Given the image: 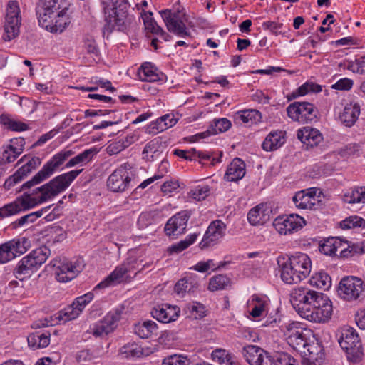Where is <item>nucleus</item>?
I'll return each mask as SVG.
<instances>
[{"mask_svg":"<svg viewBox=\"0 0 365 365\" xmlns=\"http://www.w3.org/2000/svg\"><path fill=\"white\" fill-rule=\"evenodd\" d=\"M20 163H24L23 165H24L27 169H30L31 171L35 170L38 165H41V160L40 158L36 156H23L18 162V164Z\"/></svg>","mask_w":365,"mask_h":365,"instance_id":"obj_57","label":"nucleus"},{"mask_svg":"<svg viewBox=\"0 0 365 365\" xmlns=\"http://www.w3.org/2000/svg\"><path fill=\"white\" fill-rule=\"evenodd\" d=\"M199 286L200 284L196 277L187 276L178 280L174 289L178 294L184 295L185 293H194Z\"/></svg>","mask_w":365,"mask_h":365,"instance_id":"obj_31","label":"nucleus"},{"mask_svg":"<svg viewBox=\"0 0 365 365\" xmlns=\"http://www.w3.org/2000/svg\"><path fill=\"white\" fill-rule=\"evenodd\" d=\"M231 279L225 274H218L210 279L208 289L211 292L226 289L231 286Z\"/></svg>","mask_w":365,"mask_h":365,"instance_id":"obj_42","label":"nucleus"},{"mask_svg":"<svg viewBox=\"0 0 365 365\" xmlns=\"http://www.w3.org/2000/svg\"><path fill=\"white\" fill-rule=\"evenodd\" d=\"M25 140L23 138H15L10 140L9 146L13 149V153L16 154H21L24 149Z\"/></svg>","mask_w":365,"mask_h":365,"instance_id":"obj_60","label":"nucleus"},{"mask_svg":"<svg viewBox=\"0 0 365 365\" xmlns=\"http://www.w3.org/2000/svg\"><path fill=\"white\" fill-rule=\"evenodd\" d=\"M138 77L142 81L158 82L164 81L166 76L150 62L143 63L138 72Z\"/></svg>","mask_w":365,"mask_h":365,"instance_id":"obj_22","label":"nucleus"},{"mask_svg":"<svg viewBox=\"0 0 365 365\" xmlns=\"http://www.w3.org/2000/svg\"><path fill=\"white\" fill-rule=\"evenodd\" d=\"M73 153L71 150H63L55 154L30 180L22 185L21 190L28 189V191L12 202L0 207V220L34 208L64 192L83 169L61 174L40 187H31L48 179Z\"/></svg>","mask_w":365,"mask_h":365,"instance_id":"obj_1","label":"nucleus"},{"mask_svg":"<svg viewBox=\"0 0 365 365\" xmlns=\"http://www.w3.org/2000/svg\"><path fill=\"white\" fill-rule=\"evenodd\" d=\"M173 155H176L180 158L185 159L186 160H195V153H196L195 148H191L190 150H181V149H175L173 150Z\"/></svg>","mask_w":365,"mask_h":365,"instance_id":"obj_61","label":"nucleus"},{"mask_svg":"<svg viewBox=\"0 0 365 365\" xmlns=\"http://www.w3.org/2000/svg\"><path fill=\"white\" fill-rule=\"evenodd\" d=\"M162 365H192V362L186 356L174 354L165 357Z\"/></svg>","mask_w":365,"mask_h":365,"instance_id":"obj_50","label":"nucleus"},{"mask_svg":"<svg viewBox=\"0 0 365 365\" xmlns=\"http://www.w3.org/2000/svg\"><path fill=\"white\" fill-rule=\"evenodd\" d=\"M168 31L179 37L190 36L186 23L187 16L185 9L178 4L173 9H163L159 11Z\"/></svg>","mask_w":365,"mask_h":365,"instance_id":"obj_4","label":"nucleus"},{"mask_svg":"<svg viewBox=\"0 0 365 365\" xmlns=\"http://www.w3.org/2000/svg\"><path fill=\"white\" fill-rule=\"evenodd\" d=\"M21 16L17 1H9L6 6V21L4 24L5 40L11 41L20 32Z\"/></svg>","mask_w":365,"mask_h":365,"instance_id":"obj_12","label":"nucleus"},{"mask_svg":"<svg viewBox=\"0 0 365 365\" xmlns=\"http://www.w3.org/2000/svg\"><path fill=\"white\" fill-rule=\"evenodd\" d=\"M242 354L250 365H272L270 353L257 346L248 345L245 346Z\"/></svg>","mask_w":365,"mask_h":365,"instance_id":"obj_17","label":"nucleus"},{"mask_svg":"<svg viewBox=\"0 0 365 365\" xmlns=\"http://www.w3.org/2000/svg\"><path fill=\"white\" fill-rule=\"evenodd\" d=\"M51 255V250L47 246H42L32 250L24 256L31 268L35 272L45 263Z\"/></svg>","mask_w":365,"mask_h":365,"instance_id":"obj_21","label":"nucleus"},{"mask_svg":"<svg viewBox=\"0 0 365 365\" xmlns=\"http://www.w3.org/2000/svg\"><path fill=\"white\" fill-rule=\"evenodd\" d=\"M50 266L54 269L56 279L59 282H67L78 276L83 266L79 261L71 262L67 259H53Z\"/></svg>","mask_w":365,"mask_h":365,"instance_id":"obj_10","label":"nucleus"},{"mask_svg":"<svg viewBox=\"0 0 365 365\" xmlns=\"http://www.w3.org/2000/svg\"><path fill=\"white\" fill-rule=\"evenodd\" d=\"M212 358L215 361L219 364H225L226 365H240L235 356L227 351L221 349H217L212 352Z\"/></svg>","mask_w":365,"mask_h":365,"instance_id":"obj_41","label":"nucleus"},{"mask_svg":"<svg viewBox=\"0 0 365 365\" xmlns=\"http://www.w3.org/2000/svg\"><path fill=\"white\" fill-rule=\"evenodd\" d=\"M261 119V113L253 109L240 110L235 114V120H241L249 125L257 124Z\"/></svg>","mask_w":365,"mask_h":365,"instance_id":"obj_37","label":"nucleus"},{"mask_svg":"<svg viewBox=\"0 0 365 365\" xmlns=\"http://www.w3.org/2000/svg\"><path fill=\"white\" fill-rule=\"evenodd\" d=\"M180 313V309L178 306H173L169 304H158L150 312L154 319L164 324L176 321Z\"/></svg>","mask_w":365,"mask_h":365,"instance_id":"obj_18","label":"nucleus"},{"mask_svg":"<svg viewBox=\"0 0 365 365\" xmlns=\"http://www.w3.org/2000/svg\"><path fill=\"white\" fill-rule=\"evenodd\" d=\"M143 12L144 16H143V19L145 29L150 33L158 35L160 31H163V28L151 17L153 15L152 12L145 13L144 11Z\"/></svg>","mask_w":365,"mask_h":365,"instance_id":"obj_49","label":"nucleus"},{"mask_svg":"<svg viewBox=\"0 0 365 365\" xmlns=\"http://www.w3.org/2000/svg\"><path fill=\"white\" fill-rule=\"evenodd\" d=\"M322 91V86L313 82H306L297 89V93L303 96L309 92L319 93Z\"/></svg>","mask_w":365,"mask_h":365,"instance_id":"obj_54","label":"nucleus"},{"mask_svg":"<svg viewBox=\"0 0 365 365\" xmlns=\"http://www.w3.org/2000/svg\"><path fill=\"white\" fill-rule=\"evenodd\" d=\"M210 192V187L207 185L197 186L189 192L190 197L197 201L205 200Z\"/></svg>","mask_w":365,"mask_h":365,"instance_id":"obj_55","label":"nucleus"},{"mask_svg":"<svg viewBox=\"0 0 365 365\" xmlns=\"http://www.w3.org/2000/svg\"><path fill=\"white\" fill-rule=\"evenodd\" d=\"M340 346L345 351L347 359L352 363L360 362L364 356L363 346L358 333L353 327L346 326L341 329L339 339Z\"/></svg>","mask_w":365,"mask_h":365,"instance_id":"obj_5","label":"nucleus"},{"mask_svg":"<svg viewBox=\"0 0 365 365\" xmlns=\"http://www.w3.org/2000/svg\"><path fill=\"white\" fill-rule=\"evenodd\" d=\"M128 277V269H126L125 265L120 264L117 266L104 280L98 284L95 287L94 290L97 289H104L113 284H120Z\"/></svg>","mask_w":365,"mask_h":365,"instance_id":"obj_25","label":"nucleus"},{"mask_svg":"<svg viewBox=\"0 0 365 365\" xmlns=\"http://www.w3.org/2000/svg\"><path fill=\"white\" fill-rule=\"evenodd\" d=\"M1 123L12 131L21 132L29 129V125L23 122L11 119L9 116L2 114L0 116Z\"/></svg>","mask_w":365,"mask_h":365,"instance_id":"obj_46","label":"nucleus"},{"mask_svg":"<svg viewBox=\"0 0 365 365\" xmlns=\"http://www.w3.org/2000/svg\"><path fill=\"white\" fill-rule=\"evenodd\" d=\"M158 324L152 320L138 322L134 326V332L141 339H148L157 334Z\"/></svg>","mask_w":365,"mask_h":365,"instance_id":"obj_32","label":"nucleus"},{"mask_svg":"<svg viewBox=\"0 0 365 365\" xmlns=\"http://www.w3.org/2000/svg\"><path fill=\"white\" fill-rule=\"evenodd\" d=\"M59 0H45L42 8L38 11V19L39 25L42 21H46L56 15V13L61 9Z\"/></svg>","mask_w":365,"mask_h":365,"instance_id":"obj_33","label":"nucleus"},{"mask_svg":"<svg viewBox=\"0 0 365 365\" xmlns=\"http://www.w3.org/2000/svg\"><path fill=\"white\" fill-rule=\"evenodd\" d=\"M93 297V293L89 292L82 296L76 298L72 304L76 307V309H79L80 312L81 313L86 306L92 301Z\"/></svg>","mask_w":365,"mask_h":365,"instance_id":"obj_56","label":"nucleus"},{"mask_svg":"<svg viewBox=\"0 0 365 365\" xmlns=\"http://www.w3.org/2000/svg\"><path fill=\"white\" fill-rule=\"evenodd\" d=\"M21 154H16L13 153V149L6 146V149L2 153L0 162L4 163V167L6 168V163L14 162Z\"/></svg>","mask_w":365,"mask_h":365,"instance_id":"obj_59","label":"nucleus"},{"mask_svg":"<svg viewBox=\"0 0 365 365\" xmlns=\"http://www.w3.org/2000/svg\"><path fill=\"white\" fill-rule=\"evenodd\" d=\"M311 286L328 290L331 286V279L330 276L324 272H319L313 274L309 280Z\"/></svg>","mask_w":365,"mask_h":365,"instance_id":"obj_36","label":"nucleus"},{"mask_svg":"<svg viewBox=\"0 0 365 365\" xmlns=\"http://www.w3.org/2000/svg\"><path fill=\"white\" fill-rule=\"evenodd\" d=\"M340 226L343 230L365 228V220L361 217L352 215L342 220L340 222Z\"/></svg>","mask_w":365,"mask_h":365,"instance_id":"obj_47","label":"nucleus"},{"mask_svg":"<svg viewBox=\"0 0 365 365\" xmlns=\"http://www.w3.org/2000/svg\"><path fill=\"white\" fill-rule=\"evenodd\" d=\"M288 344L304 356L313 359L317 347L310 343L312 331L304 328L299 322H292L285 326L284 331Z\"/></svg>","mask_w":365,"mask_h":365,"instance_id":"obj_3","label":"nucleus"},{"mask_svg":"<svg viewBox=\"0 0 365 365\" xmlns=\"http://www.w3.org/2000/svg\"><path fill=\"white\" fill-rule=\"evenodd\" d=\"M297 135L307 148L317 146L323 140V135L319 130L308 126L299 130Z\"/></svg>","mask_w":365,"mask_h":365,"instance_id":"obj_23","label":"nucleus"},{"mask_svg":"<svg viewBox=\"0 0 365 365\" xmlns=\"http://www.w3.org/2000/svg\"><path fill=\"white\" fill-rule=\"evenodd\" d=\"M232 125L231 122L225 118L215 119L213 123L210 125V128L212 130V134H217L219 133H223L230 128Z\"/></svg>","mask_w":365,"mask_h":365,"instance_id":"obj_52","label":"nucleus"},{"mask_svg":"<svg viewBox=\"0 0 365 365\" xmlns=\"http://www.w3.org/2000/svg\"><path fill=\"white\" fill-rule=\"evenodd\" d=\"M320 293L305 287H297L290 293V302L297 312L304 318Z\"/></svg>","mask_w":365,"mask_h":365,"instance_id":"obj_7","label":"nucleus"},{"mask_svg":"<svg viewBox=\"0 0 365 365\" xmlns=\"http://www.w3.org/2000/svg\"><path fill=\"white\" fill-rule=\"evenodd\" d=\"M245 163L240 158H235L228 165L224 175V179L227 182H237L241 180L246 173Z\"/></svg>","mask_w":365,"mask_h":365,"instance_id":"obj_24","label":"nucleus"},{"mask_svg":"<svg viewBox=\"0 0 365 365\" xmlns=\"http://www.w3.org/2000/svg\"><path fill=\"white\" fill-rule=\"evenodd\" d=\"M97 153V150L96 148L87 149L83 151L82 153L78 154L75 157L70 159L65 167L66 168L73 167L76 165L86 164L91 161L93 156Z\"/></svg>","mask_w":365,"mask_h":365,"instance_id":"obj_39","label":"nucleus"},{"mask_svg":"<svg viewBox=\"0 0 365 365\" xmlns=\"http://www.w3.org/2000/svg\"><path fill=\"white\" fill-rule=\"evenodd\" d=\"M264 30L269 31L272 34L277 36L282 34L283 24L276 21H267L262 23Z\"/></svg>","mask_w":365,"mask_h":365,"instance_id":"obj_58","label":"nucleus"},{"mask_svg":"<svg viewBox=\"0 0 365 365\" xmlns=\"http://www.w3.org/2000/svg\"><path fill=\"white\" fill-rule=\"evenodd\" d=\"M343 246L341 239L329 237L324 240L319 246L320 252L325 255H334L339 248Z\"/></svg>","mask_w":365,"mask_h":365,"instance_id":"obj_35","label":"nucleus"},{"mask_svg":"<svg viewBox=\"0 0 365 365\" xmlns=\"http://www.w3.org/2000/svg\"><path fill=\"white\" fill-rule=\"evenodd\" d=\"M365 291L364 282L357 277L346 276L343 277L338 287V294L346 301L357 299Z\"/></svg>","mask_w":365,"mask_h":365,"instance_id":"obj_11","label":"nucleus"},{"mask_svg":"<svg viewBox=\"0 0 365 365\" xmlns=\"http://www.w3.org/2000/svg\"><path fill=\"white\" fill-rule=\"evenodd\" d=\"M226 229L227 226L222 220H213L204 234L200 247L203 250L217 244L225 235Z\"/></svg>","mask_w":365,"mask_h":365,"instance_id":"obj_15","label":"nucleus"},{"mask_svg":"<svg viewBox=\"0 0 365 365\" xmlns=\"http://www.w3.org/2000/svg\"><path fill=\"white\" fill-rule=\"evenodd\" d=\"M285 143L284 133L282 130L270 132L264 140L262 148L265 151H274Z\"/></svg>","mask_w":365,"mask_h":365,"instance_id":"obj_28","label":"nucleus"},{"mask_svg":"<svg viewBox=\"0 0 365 365\" xmlns=\"http://www.w3.org/2000/svg\"><path fill=\"white\" fill-rule=\"evenodd\" d=\"M198 234L193 233L189 235L185 240H180V242L171 245L167 249V252L169 255L178 254L191 245H192L197 240Z\"/></svg>","mask_w":365,"mask_h":365,"instance_id":"obj_40","label":"nucleus"},{"mask_svg":"<svg viewBox=\"0 0 365 365\" xmlns=\"http://www.w3.org/2000/svg\"><path fill=\"white\" fill-rule=\"evenodd\" d=\"M277 261L281 279L287 284H298L311 272L312 261L305 253L296 252L287 258L280 256Z\"/></svg>","mask_w":365,"mask_h":365,"instance_id":"obj_2","label":"nucleus"},{"mask_svg":"<svg viewBox=\"0 0 365 365\" xmlns=\"http://www.w3.org/2000/svg\"><path fill=\"white\" fill-rule=\"evenodd\" d=\"M34 272L24 259V257L18 262L14 270V275L20 281L29 277Z\"/></svg>","mask_w":365,"mask_h":365,"instance_id":"obj_45","label":"nucleus"},{"mask_svg":"<svg viewBox=\"0 0 365 365\" xmlns=\"http://www.w3.org/2000/svg\"><path fill=\"white\" fill-rule=\"evenodd\" d=\"M306 220L297 214L278 216L274 220L273 225L280 235H287L298 232L306 225Z\"/></svg>","mask_w":365,"mask_h":365,"instance_id":"obj_14","label":"nucleus"},{"mask_svg":"<svg viewBox=\"0 0 365 365\" xmlns=\"http://www.w3.org/2000/svg\"><path fill=\"white\" fill-rule=\"evenodd\" d=\"M123 142L120 139L118 141L110 143L106 148L108 153L115 155L125 149Z\"/></svg>","mask_w":365,"mask_h":365,"instance_id":"obj_64","label":"nucleus"},{"mask_svg":"<svg viewBox=\"0 0 365 365\" xmlns=\"http://www.w3.org/2000/svg\"><path fill=\"white\" fill-rule=\"evenodd\" d=\"M292 201L297 208L302 210L314 209L317 204V199L306 195L305 190L297 192L292 197Z\"/></svg>","mask_w":365,"mask_h":365,"instance_id":"obj_34","label":"nucleus"},{"mask_svg":"<svg viewBox=\"0 0 365 365\" xmlns=\"http://www.w3.org/2000/svg\"><path fill=\"white\" fill-rule=\"evenodd\" d=\"M360 114V106L358 103H350L346 106L339 118L346 127H351L356 122Z\"/></svg>","mask_w":365,"mask_h":365,"instance_id":"obj_29","label":"nucleus"},{"mask_svg":"<svg viewBox=\"0 0 365 365\" xmlns=\"http://www.w3.org/2000/svg\"><path fill=\"white\" fill-rule=\"evenodd\" d=\"M347 68L354 73L365 74V56H358L355 61H349Z\"/></svg>","mask_w":365,"mask_h":365,"instance_id":"obj_53","label":"nucleus"},{"mask_svg":"<svg viewBox=\"0 0 365 365\" xmlns=\"http://www.w3.org/2000/svg\"><path fill=\"white\" fill-rule=\"evenodd\" d=\"M165 124L161 116L148 125L146 133L153 135L158 134L168 129V126Z\"/></svg>","mask_w":365,"mask_h":365,"instance_id":"obj_51","label":"nucleus"},{"mask_svg":"<svg viewBox=\"0 0 365 365\" xmlns=\"http://www.w3.org/2000/svg\"><path fill=\"white\" fill-rule=\"evenodd\" d=\"M81 314L80 309H76L73 304L67 306L56 314V319L63 323L76 319Z\"/></svg>","mask_w":365,"mask_h":365,"instance_id":"obj_44","label":"nucleus"},{"mask_svg":"<svg viewBox=\"0 0 365 365\" xmlns=\"http://www.w3.org/2000/svg\"><path fill=\"white\" fill-rule=\"evenodd\" d=\"M135 177L133 166L125 163L118 166L108 177L107 186L114 192H123L130 185Z\"/></svg>","mask_w":365,"mask_h":365,"instance_id":"obj_6","label":"nucleus"},{"mask_svg":"<svg viewBox=\"0 0 365 365\" xmlns=\"http://www.w3.org/2000/svg\"><path fill=\"white\" fill-rule=\"evenodd\" d=\"M51 334L48 331H36L27 337L28 345L34 350L47 347L50 344Z\"/></svg>","mask_w":365,"mask_h":365,"instance_id":"obj_30","label":"nucleus"},{"mask_svg":"<svg viewBox=\"0 0 365 365\" xmlns=\"http://www.w3.org/2000/svg\"><path fill=\"white\" fill-rule=\"evenodd\" d=\"M343 200L349 204L365 203V187L351 189L344 195Z\"/></svg>","mask_w":365,"mask_h":365,"instance_id":"obj_43","label":"nucleus"},{"mask_svg":"<svg viewBox=\"0 0 365 365\" xmlns=\"http://www.w3.org/2000/svg\"><path fill=\"white\" fill-rule=\"evenodd\" d=\"M269 299L265 295L253 294L248 301L247 305L251 309L250 314L253 317L262 316L267 310Z\"/></svg>","mask_w":365,"mask_h":365,"instance_id":"obj_27","label":"nucleus"},{"mask_svg":"<svg viewBox=\"0 0 365 365\" xmlns=\"http://www.w3.org/2000/svg\"><path fill=\"white\" fill-rule=\"evenodd\" d=\"M271 213L272 209L267 203H260L250 210L247 218L251 225H262L269 220Z\"/></svg>","mask_w":365,"mask_h":365,"instance_id":"obj_20","label":"nucleus"},{"mask_svg":"<svg viewBox=\"0 0 365 365\" xmlns=\"http://www.w3.org/2000/svg\"><path fill=\"white\" fill-rule=\"evenodd\" d=\"M191 217L190 211L182 210L173 217L166 222L164 231L166 235L177 237L183 234L187 225V222Z\"/></svg>","mask_w":365,"mask_h":365,"instance_id":"obj_16","label":"nucleus"},{"mask_svg":"<svg viewBox=\"0 0 365 365\" xmlns=\"http://www.w3.org/2000/svg\"><path fill=\"white\" fill-rule=\"evenodd\" d=\"M122 309H115L108 312L102 319L91 327V333L95 337H104L113 332L121 319Z\"/></svg>","mask_w":365,"mask_h":365,"instance_id":"obj_13","label":"nucleus"},{"mask_svg":"<svg viewBox=\"0 0 365 365\" xmlns=\"http://www.w3.org/2000/svg\"><path fill=\"white\" fill-rule=\"evenodd\" d=\"M272 365H297V361L289 354L281 352L274 355L270 354Z\"/></svg>","mask_w":365,"mask_h":365,"instance_id":"obj_48","label":"nucleus"},{"mask_svg":"<svg viewBox=\"0 0 365 365\" xmlns=\"http://www.w3.org/2000/svg\"><path fill=\"white\" fill-rule=\"evenodd\" d=\"M83 48L88 53L98 56V48L96 41L93 38L86 37L83 40Z\"/></svg>","mask_w":365,"mask_h":365,"instance_id":"obj_62","label":"nucleus"},{"mask_svg":"<svg viewBox=\"0 0 365 365\" xmlns=\"http://www.w3.org/2000/svg\"><path fill=\"white\" fill-rule=\"evenodd\" d=\"M287 115L299 123H308L316 121L318 110L314 105L307 101H295L287 108Z\"/></svg>","mask_w":365,"mask_h":365,"instance_id":"obj_8","label":"nucleus"},{"mask_svg":"<svg viewBox=\"0 0 365 365\" xmlns=\"http://www.w3.org/2000/svg\"><path fill=\"white\" fill-rule=\"evenodd\" d=\"M119 354L124 359H134L140 358L143 355V349L139 344L135 342L128 343L120 349Z\"/></svg>","mask_w":365,"mask_h":365,"instance_id":"obj_38","label":"nucleus"},{"mask_svg":"<svg viewBox=\"0 0 365 365\" xmlns=\"http://www.w3.org/2000/svg\"><path fill=\"white\" fill-rule=\"evenodd\" d=\"M354 82L351 79L344 78L339 79L336 83L331 86V88L340 91H349L353 86Z\"/></svg>","mask_w":365,"mask_h":365,"instance_id":"obj_63","label":"nucleus"},{"mask_svg":"<svg viewBox=\"0 0 365 365\" xmlns=\"http://www.w3.org/2000/svg\"><path fill=\"white\" fill-rule=\"evenodd\" d=\"M332 314V304L329 298L320 293L312 304L310 309L304 316V319L314 322H325Z\"/></svg>","mask_w":365,"mask_h":365,"instance_id":"obj_9","label":"nucleus"},{"mask_svg":"<svg viewBox=\"0 0 365 365\" xmlns=\"http://www.w3.org/2000/svg\"><path fill=\"white\" fill-rule=\"evenodd\" d=\"M21 242L19 240H12L0 245V264L6 263L14 259L17 253L21 254L19 251Z\"/></svg>","mask_w":365,"mask_h":365,"instance_id":"obj_26","label":"nucleus"},{"mask_svg":"<svg viewBox=\"0 0 365 365\" xmlns=\"http://www.w3.org/2000/svg\"><path fill=\"white\" fill-rule=\"evenodd\" d=\"M68 10V7L63 8L53 17L46 21H42V24L40 26L51 33H62L71 22L67 14Z\"/></svg>","mask_w":365,"mask_h":365,"instance_id":"obj_19","label":"nucleus"}]
</instances>
